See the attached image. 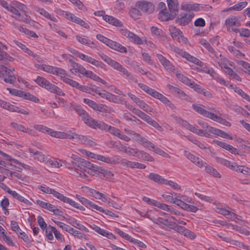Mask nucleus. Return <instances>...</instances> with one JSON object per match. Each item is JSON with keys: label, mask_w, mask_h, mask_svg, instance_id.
<instances>
[{"label": "nucleus", "mask_w": 250, "mask_h": 250, "mask_svg": "<svg viewBox=\"0 0 250 250\" xmlns=\"http://www.w3.org/2000/svg\"><path fill=\"white\" fill-rule=\"evenodd\" d=\"M113 68L123 73V74L125 75L129 80L135 83L138 82V80L132 75V74L129 73L126 68L124 67L123 66L118 62H117L114 65V67Z\"/></svg>", "instance_id": "ddd939ff"}, {"label": "nucleus", "mask_w": 250, "mask_h": 250, "mask_svg": "<svg viewBox=\"0 0 250 250\" xmlns=\"http://www.w3.org/2000/svg\"><path fill=\"white\" fill-rule=\"evenodd\" d=\"M151 32L153 35L157 37L163 36V31L162 29L157 28L156 26H152L151 27Z\"/></svg>", "instance_id": "680f3d73"}, {"label": "nucleus", "mask_w": 250, "mask_h": 250, "mask_svg": "<svg viewBox=\"0 0 250 250\" xmlns=\"http://www.w3.org/2000/svg\"><path fill=\"white\" fill-rule=\"evenodd\" d=\"M153 97L160 100L163 104L167 105L171 109H174L176 108L175 105L172 103L166 96L157 92V91L155 93H154Z\"/></svg>", "instance_id": "dca6fc26"}, {"label": "nucleus", "mask_w": 250, "mask_h": 250, "mask_svg": "<svg viewBox=\"0 0 250 250\" xmlns=\"http://www.w3.org/2000/svg\"><path fill=\"white\" fill-rule=\"evenodd\" d=\"M171 48L173 51L186 58L188 61L201 67L204 65V63L202 61L182 49L174 46H171Z\"/></svg>", "instance_id": "7ed1b4c3"}, {"label": "nucleus", "mask_w": 250, "mask_h": 250, "mask_svg": "<svg viewBox=\"0 0 250 250\" xmlns=\"http://www.w3.org/2000/svg\"><path fill=\"white\" fill-rule=\"evenodd\" d=\"M175 17H172L171 13L167 11V9L161 10L159 13V19L162 21H167L173 20Z\"/></svg>", "instance_id": "5701e85b"}, {"label": "nucleus", "mask_w": 250, "mask_h": 250, "mask_svg": "<svg viewBox=\"0 0 250 250\" xmlns=\"http://www.w3.org/2000/svg\"><path fill=\"white\" fill-rule=\"evenodd\" d=\"M10 225L11 229L15 231L17 234H19V233L21 231V229H20L18 223L16 221H11Z\"/></svg>", "instance_id": "774afa93"}, {"label": "nucleus", "mask_w": 250, "mask_h": 250, "mask_svg": "<svg viewBox=\"0 0 250 250\" xmlns=\"http://www.w3.org/2000/svg\"><path fill=\"white\" fill-rule=\"evenodd\" d=\"M78 140L81 143L88 145L89 146H94L96 144L89 138L86 136L79 135Z\"/></svg>", "instance_id": "393cba45"}, {"label": "nucleus", "mask_w": 250, "mask_h": 250, "mask_svg": "<svg viewBox=\"0 0 250 250\" xmlns=\"http://www.w3.org/2000/svg\"><path fill=\"white\" fill-rule=\"evenodd\" d=\"M139 87L142 89L143 91H145L147 94H149L151 96L153 97V96L154 94V93L156 92V90L148 87L146 85L142 83H139L138 84Z\"/></svg>", "instance_id": "c9c22d12"}, {"label": "nucleus", "mask_w": 250, "mask_h": 250, "mask_svg": "<svg viewBox=\"0 0 250 250\" xmlns=\"http://www.w3.org/2000/svg\"><path fill=\"white\" fill-rule=\"evenodd\" d=\"M38 12L41 15L43 16L45 18L54 22H57L58 21V19L56 17H54L51 14L49 13L48 12L42 8H39Z\"/></svg>", "instance_id": "473e14b6"}, {"label": "nucleus", "mask_w": 250, "mask_h": 250, "mask_svg": "<svg viewBox=\"0 0 250 250\" xmlns=\"http://www.w3.org/2000/svg\"><path fill=\"white\" fill-rule=\"evenodd\" d=\"M83 103L85 104H87L91 108H93L94 110H96L97 105L98 104L96 103L95 102L88 99L86 98L83 99Z\"/></svg>", "instance_id": "13d9d810"}, {"label": "nucleus", "mask_w": 250, "mask_h": 250, "mask_svg": "<svg viewBox=\"0 0 250 250\" xmlns=\"http://www.w3.org/2000/svg\"><path fill=\"white\" fill-rule=\"evenodd\" d=\"M76 39L79 42L83 44L86 45L93 48H95L96 46V45L94 42L87 39L82 38L80 36H76Z\"/></svg>", "instance_id": "bb28decb"}, {"label": "nucleus", "mask_w": 250, "mask_h": 250, "mask_svg": "<svg viewBox=\"0 0 250 250\" xmlns=\"http://www.w3.org/2000/svg\"><path fill=\"white\" fill-rule=\"evenodd\" d=\"M11 125L13 128H14L18 131H21L23 132H25V133L26 132L27 128H25L22 125H21V124H18L16 123H11Z\"/></svg>", "instance_id": "5fc2aeb1"}, {"label": "nucleus", "mask_w": 250, "mask_h": 250, "mask_svg": "<svg viewBox=\"0 0 250 250\" xmlns=\"http://www.w3.org/2000/svg\"><path fill=\"white\" fill-rule=\"evenodd\" d=\"M70 71L72 73H74L79 72L81 74L83 75L84 76H85L88 70H87L82 65L78 64L77 66H76L74 69H71Z\"/></svg>", "instance_id": "e433bc0d"}, {"label": "nucleus", "mask_w": 250, "mask_h": 250, "mask_svg": "<svg viewBox=\"0 0 250 250\" xmlns=\"http://www.w3.org/2000/svg\"><path fill=\"white\" fill-rule=\"evenodd\" d=\"M22 97L25 100H30L36 103L39 102L38 98L28 92H25L24 91Z\"/></svg>", "instance_id": "79ce46f5"}, {"label": "nucleus", "mask_w": 250, "mask_h": 250, "mask_svg": "<svg viewBox=\"0 0 250 250\" xmlns=\"http://www.w3.org/2000/svg\"><path fill=\"white\" fill-rule=\"evenodd\" d=\"M139 151V149L137 148H132L127 146L125 153L127 154L128 155L137 157L138 156Z\"/></svg>", "instance_id": "8fccbe9b"}, {"label": "nucleus", "mask_w": 250, "mask_h": 250, "mask_svg": "<svg viewBox=\"0 0 250 250\" xmlns=\"http://www.w3.org/2000/svg\"><path fill=\"white\" fill-rule=\"evenodd\" d=\"M96 111L101 112L109 113L111 111V108L105 104H98L97 107L96 109Z\"/></svg>", "instance_id": "49530a36"}, {"label": "nucleus", "mask_w": 250, "mask_h": 250, "mask_svg": "<svg viewBox=\"0 0 250 250\" xmlns=\"http://www.w3.org/2000/svg\"><path fill=\"white\" fill-rule=\"evenodd\" d=\"M130 16L133 19H138L141 15V12L139 8H132L130 10Z\"/></svg>", "instance_id": "de8ad7c7"}, {"label": "nucleus", "mask_w": 250, "mask_h": 250, "mask_svg": "<svg viewBox=\"0 0 250 250\" xmlns=\"http://www.w3.org/2000/svg\"><path fill=\"white\" fill-rule=\"evenodd\" d=\"M34 158L35 159L38 160L39 161L41 162H45L47 163V160L48 159V157L43 154L41 152H38V153H36V156H34Z\"/></svg>", "instance_id": "864d4df0"}, {"label": "nucleus", "mask_w": 250, "mask_h": 250, "mask_svg": "<svg viewBox=\"0 0 250 250\" xmlns=\"http://www.w3.org/2000/svg\"><path fill=\"white\" fill-rule=\"evenodd\" d=\"M74 109L81 117L82 121L88 126L90 125L93 118L80 105H75Z\"/></svg>", "instance_id": "39448f33"}, {"label": "nucleus", "mask_w": 250, "mask_h": 250, "mask_svg": "<svg viewBox=\"0 0 250 250\" xmlns=\"http://www.w3.org/2000/svg\"><path fill=\"white\" fill-rule=\"evenodd\" d=\"M111 134H113L115 136L118 137L120 134V130L115 127L111 126H108L107 125V128L106 129Z\"/></svg>", "instance_id": "338daca9"}, {"label": "nucleus", "mask_w": 250, "mask_h": 250, "mask_svg": "<svg viewBox=\"0 0 250 250\" xmlns=\"http://www.w3.org/2000/svg\"><path fill=\"white\" fill-rule=\"evenodd\" d=\"M164 184L169 185L174 189L180 190L181 189V187L177 183L170 180L166 179V181L164 182Z\"/></svg>", "instance_id": "e2e57ef3"}, {"label": "nucleus", "mask_w": 250, "mask_h": 250, "mask_svg": "<svg viewBox=\"0 0 250 250\" xmlns=\"http://www.w3.org/2000/svg\"><path fill=\"white\" fill-rule=\"evenodd\" d=\"M225 25L227 28V30L230 31L231 27L233 26L239 27L241 25V23L236 17L232 16L226 20Z\"/></svg>", "instance_id": "a211bd4d"}, {"label": "nucleus", "mask_w": 250, "mask_h": 250, "mask_svg": "<svg viewBox=\"0 0 250 250\" xmlns=\"http://www.w3.org/2000/svg\"><path fill=\"white\" fill-rule=\"evenodd\" d=\"M169 31L172 38L179 42L185 44H187L188 40L186 38H185L183 35V33L181 31L176 28L175 26H170L169 27Z\"/></svg>", "instance_id": "423d86ee"}, {"label": "nucleus", "mask_w": 250, "mask_h": 250, "mask_svg": "<svg viewBox=\"0 0 250 250\" xmlns=\"http://www.w3.org/2000/svg\"><path fill=\"white\" fill-rule=\"evenodd\" d=\"M176 96L178 98H180V99H181L182 100H186V101H187L188 102L191 103V102H193L192 99L191 97H190L189 96H188V95H187L181 89L180 90V91H179V92L177 94Z\"/></svg>", "instance_id": "37998d69"}, {"label": "nucleus", "mask_w": 250, "mask_h": 250, "mask_svg": "<svg viewBox=\"0 0 250 250\" xmlns=\"http://www.w3.org/2000/svg\"><path fill=\"white\" fill-rule=\"evenodd\" d=\"M103 20L117 27H122L123 25V23L121 21L111 16L105 15L103 16Z\"/></svg>", "instance_id": "6ab92c4d"}, {"label": "nucleus", "mask_w": 250, "mask_h": 250, "mask_svg": "<svg viewBox=\"0 0 250 250\" xmlns=\"http://www.w3.org/2000/svg\"><path fill=\"white\" fill-rule=\"evenodd\" d=\"M167 5L172 17H175L178 13L177 0H167Z\"/></svg>", "instance_id": "f3484780"}, {"label": "nucleus", "mask_w": 250, "mask_h": 250, "mask_svg": "<svg viewBox=\"0 0 250 250\" xmlns=\"http://www.w3.org/2000/svg\"><path fill=\"white\" fill-rule=\"evenodd\" d=\"M205 130L206 137L210 138L211 136V134L217 135L219 129L208 125Z\"/></svg>", "instance_id": "ea45409f"}, {"label": "nucleus", "mask_w": 250, "mask_h": 250, "mask_svg": "<svg viewBox=\"0 0 250 250\" xmlns=\"http://www.w3.org/2000/svg\"><path fill=\"white\" fill-rule=\"evenodd\" d=\"M191 88H193L195 91L199 94H203L205 97L208 98H211L212 94L208 91L206 90L205 89L203 88L200 85L193 81H192L189 86Z\"/></svg>", "instance_id": "2eb2a0df"}, {"label": "nucleus", "mask_w": 250, "mask_h": 250, "mask_svg": "<svg viewBox=\"0 0 250 250\" xmlns=\"http://www.w3.org/2000/svg\"><path fill=\"white\" fill-rule=\"evenodd\" d=\"M137 157L143 161H147L149 162H153L154 161V159L151 156L143 150H139L138 156Z\"/></svg>", "instance_id": "a878e982"}, {"label": "nucleus", "mask_w": 250, "mask_h": 250, "mask_svg": "<svg viewBox=\"0 0 250 250\" xmlns=\"http://www.w3.org/2000/svg\"><path fill=\"white\" fill-rule=\"evenodd\" d=\"M175 220H176V218L173 216L168 217L167 218L159 217L155 221H153V222L159 225H164L169 229H172L175 223L174 221Z\"/></svg>", "instance_id": "f8f14e48"}, {"label": "nucleus", "mask_w": 250, "mask_h": 250, "mask_svg": "<svg viewBox=\"0 0 250 250\" xmlns=\"http://www.w3.org/2000/svg\"><path fill=\"white\" fill-rule=\"evenodd\" d=\"M156 207L160 208H161L164 210L170 212H172V208H171L170 206H169L165 204H163L158 202Z\"/></svg>", "instance_id": "69168bd1"}, {"label": "nucleus", "mask_w": 250, "mask_h": 250, "mask_svg": "<svg viewBox=\"0 0 250 250\" xmlns=\"http://www.w3.org/2000/svg\"><path fill=\"white\" fill-rule=\"evenodd\" d=\"M204 167L206 168V171L210 175L216 178L221 177L220 174L218 172V171L216 169L212 167L208 166L207 164L205 165V166Z\"/></svg>", "instance_id": "c85d7f7f"}, {"label": "nucleus", "mask_w": 250, "mask_h": 250, "mask_svg": "<svg viewBox=\"0 0 250 250\" xmlns=\"http://www.w3.org/2000/svg\"><path fill=\"white\" fill-rule=\"evenodd\" d=\"M92 229L99 234L105 236L109 239H112L115 238V236L112 233L107 231L105 229H102L97 226L94 225V227H92Z\"/></svg>", "instance_id": "412c9836"}, {"label": "nucleus", "mask_w": 250, "mask_h": 250, "mask_svg": "<svg viewBox=\"0 0 250 250\" xmlns=\"http://www.w3.org/2000/svg\"><path fill=\"white\" fill-rule=\"evenodd\" d=\"M194 14L192 12L181 14L176 20V22L179 25L185 26L188 24L192 20Z\"/></svg>", "instance_id": "6e6552de"}, {"label": "nucleus", "mask_w": 250, "mask_h": 250, "mask_svg": "<svg viewBox=\"0 0 250 250\" xmlns=\"http://www.w3.org/2000/svg\"><path fill=\"white\" fill-rule=\"evenodd\" d=\"M35 81L39 85L46 89L51 93L56 94L59 96H64L65 95V94L61 88L50 83L46 79L42 77L38 76Z\"/></svg>", "instance_id": "f03ea898"}, {"label": "nucleus", "mask_w": 250, "mask_h": 250, "mask_svg": "<svg viewBox=\"0 0 250 250\" xmlns=\"http://www.w3.org/2000/svg\"><path fill=\"white\" fill-rule=\"evenodd\" d=\"M53 74L56 75L61 77V79L64 77L66 75L65 71L62 68L55 67L54 69Z\"/></svg>", "instance_id": "3c124183"}, {"label": "nucleus", "mask_w": 250, "mask_h": 250, "mask_svg": "<svg viewBox=\"0 0 250 250\" xmlns=\"http://www.w3.org/2000/svg\"><path fill=\"white\" fill-rule=\"evenodd\" d=\"M0 78H3L5 83L13 84L16 81V76L12 74V70H8L6 66L1 64H0Z\"/></svg>", "instance_id": "20e7f679"}, {"label": "nucleus", "mask_w": 250, "mask_h": 250, "mask_svg": "<svg viewBox=\"0 0 250 250\" xmlns=\"http://www.w3.org/2000/svg\"><path fill=\"white\" fill-rule=\"evenodd\" d=\"M55 228L54 227L49 225L47 228H46L45 230V235L48 239L51 240L53 239V235L52 233L53 231L52 228Z\"/></svg>", "instance_id": "bf43d9fd"}, {"label": "nucleus", "mask_w": 250, "mask_h": 250, "mask_svg": "<svg viewBox=\"0 0 250 250\" xmlns=\"http://www.w3.org/2000/svg\"><path fill=\"white\" fill-rule=\"evenodd\" d=\"M136 104L140 108L147 113H150L151 112H153V109L151 106L148 105L144 101L141 100L140 99L138 102H137Z\"/></svg>", "instance_id": "b1692460"}, {"label": "nucleus", "mask_w": 250, "mask_h": 250, "mask_svg": "<svg viewBox=\"0 0 250 250\" xmlns=\"http://www.w3.org/2000/svg\"><path fill=\"white\" fill-rule=\"evenodd\" d=\"M162 197L166 199L167 201L171 203H174L177 205V206H179V205L180 204V202H181L182 200L177 199V198H173L171 195H168L166 194H163Z\"/></svg>", "instance_id": "4c0bfd02"}, {"label": "nucleus", "mask_w": 250, "mask_h": 250, "mask_svg": "<svg viewBox=\"0 0 250 250\" xmlns=\"http://www.w3.org/2000/svg\"><path fill=\"white\" fill-rule=\"evenodd\" d=\"M65 166L70 170L71 174L85 179L88 178V176L85 172L93 176L101 174V178L105 177L108 178L114 175L111 171L105 170L80 157L71 160L70 162H65Z\"/></svg>", "instance_id": "f257e3e1"}, {"label": "nucleus", "mask_w": 250, "mask_h": 250, "mask_svg": "<svg viewBox=\"0 0 250 250\" xmlns=\"http://www.w3.org/2000/svg\"><path fill=\"white\" fill-rule=\"evenodd\" d=\"M89 126L94 129L98 128L102 130H106L107 128V125L103 122L96 120L94 119Z\"/></svg>", "instance_id": "aec40b11"}, {"label": "nucleus", "mask_w": 250, "mask_h": 250, "mask_svg": "<svg viewBox=\"0 0 250 250\" xmlns=\"http://www.w3.org/2000/svg\"><path fill=\"white\" fill-rule=\"evenodd\" d=\"M176 77L180 81L188 86H189L192 82L191 80L188 79L187 77L180 73H177Z\"/></svg>", "instance_id": "a19ab883"}, {"label": "nucleus", "mask_w": 250, "mask_h": 250, "mask_svg": "<svg viewBox=\"0 0 250 250\" xmlns=\"http://www.w3.org/2000/svg\"><path fill=\"white\" fill-rule=\"evenodd\" d=\"M10 194L11 195L13 198L17 199L19 201L23 202L25 204L29 205H31V203L28 199L24 198L23 196L19 194L15 191L12 190L11 191Z\"/></svg>", "instance_id": "c756f323"}, {"label": "nucleus", "mask_w": 250, "mask_h": 250, "mask_svg": "<svg viewBox=\"0 0 250 250\" xmlns=\"http://www.w3.org/2000/svg\"><path fill=\"white\" fill-rule=\"evenodd\" d=\"M192 107L196 112L206 117L211 119V120L216 118L215 114L203 109L202 107H205V106L203 104L198 105L193 104Z\"/></svg>", "instance_id": "9b49d317"}, {"label": "nucleus", "mask_w": 250, "mask_h": 250, "mask_svg": "<svg viewBox=\"0 0 250 250\" xmlns=\"http://www.w3.org/2000/svg\"><path fill=\"white\" fill-rule=\"evenodd\" d=\"M156 57L167 70L173 71L175 66L166 57L160 54H157Z\"/></svg>", "instance_id": "4468645a"}, {"label": "nucleus", "mask_w": 250, "mask_h": 250, "mask_svg": "<svg viewBox=\"0 0 250 250\" xmlns=\"http://www.w3.org/2000/svg\"><path fill=\"white\" fill-rule=\"evenodd\" d=\"M137 142L141 145H142L144 147L148 148L149 149H151L150 148L152 147V146H153V145L152 143L142 136L140 137V139Z\"/></svg>", "instance_id": "72a5a7b5"}, {"label": "nucleus", "mask_w": 250, "mask_h": 250, "mask_svg": "<svg viewBox=\"0 0 250 250\" xmlns=\"http://www.w3.org/2000/svg\"><path fill=\"white\" fill-rule=\"evenodd\" d=\"M151 149L150 150H153L155 153L163 156L164 157L170 158V156L167 153L165 152L164 151L156 146L154 144L152 146Z\"/></svg>", "instance_id": "58836bf2"}, {"label": "nucleus", "mask_w": 250, "mask_h": 250, "mask_svg": "<svg viewBox=\"0 0 250 250\" xmlns=\"http://www.w3.org/2000/svg\"><path fill=\"white\" fill-rule=\"evenodd\" d=\"M147 177L149 180L160 184H164V182L166 181V179L163 178L159 174L154 173H150L147 176Z\"/></svg>", "instance_id": "4be33fe9"}, {"label": "nucleus", "mask_w": 250, "mask_h": 250, "mask_svg": "<svg viewBox=\"0 0 250 250\" xmlns=\"http://www.w3.org/2000/svg\"><path fill=\"white\" fill-rule=\"evenodd\" d=\"M248 4V2L247 1H242L238 3L237 4L231 6L227 10H235V11H240L245 8Z\"/></svg>", "instance_id": "f704fd0d"}, {"label": "nucleus", "mask_w": 250, "mask_h": 250, "mask_svg": "<svg viewBox=\"0 0 250 250\" xmlns=\"http://www.w3.org/2000/svg\"><path fill=\"white\" fill-rule=\"evenodd\" d=\"M229 243L239 248H241L247 250H249V247L248 246L245 245L243 243L237 240H234L231 239V241Z\"/></svg>", "instance_id": "603ef678"}, {"label": "nucleus", "mask_w": 250, "mask_h": 250, "mask_svg": "<svg viewBox=\"0 0 250 250\" xmlns=\"http://www.w3.org/2000/svg\"><path fill=\"white\" fill-rule=\"evenodd\" d=\"M49 134L50 136L55 138L63 139L64 132L61 131H55L54 130L51 129L50 132H49Z\"/></svg>", "instance_id": "09e8293b"}, {"label": "nucleus", "mask_w": 250, "mask_h": 250, "mask_svg": "<svg viewBox=\"0 0 250 250\" xmlns=\"http://www.w3.org/2000/svg\"><path fill=\"white\" fill-rule=\"evenodd\" d=\"M110 102H112L114 103L122 104H123L125 101L123 99H121L118 96L114 95L110 93L108 100Z\"/></svg>", "instance_id": "c03bdc74"}, {"label": "nucleus", "mask_w": 250, "mask_h": 250, "mask_svg": "<svg viewBox=\"0 0 250 250\" xmlns=\"http://www.w3.org/2000/svg\"><path fill=\"white\" fill-rule=\"evenodd\" d=\"M120 31L122 35L126 36L131 42L137 44H142L143 43V41L141 38L126 29H121Z\"/></svg>", "instance_id": "1a4fd4ad"}, {"label": "nucleus", "mask_w": 250, "mask_h": 250, "mask_svg": "<svg viewBox=\"0 0 250 250\" xmlns=\"http://www.w3.org/2000/svg\"><path fill=\"white\" fill-rule=\"evenodd\" d=\"M55 67H53L50 65H48L46 64H42L39 66V68L42 70L45 71L48 73H50L53 74L54 69Z\"/></svg>", "instance_id": "4d7b16f0"}, {"label": "nucleus", "mask_w": 250, "mask_h": 250, "mask_svg": "<svg viewBox=\"0 0 250 250\" xmlns=\"http://www.w3.org/2000/svg\"><path fill=\"white\" fill-rule=\"evenodd\" d=\"M113 49L121 53H126L127 52L126 48L125 47L117 42H116L115 45H113Z\"/></svg>", "instance_id": "052dcab7"}, {"label": "nucleus", "mask_w": 250, "mask_h": 250, "mask_svg": "<svg viewBox=\"0 0 250 250\" xmlns=\"http://www.w3.org/2000/svg\"><path fill=\"white\" fill-rule=\"evenodd\" d=\"M224 68L226 69L225 71L227 74L229 75L233 79H235L238 81H241V78L240 77V76L237 73H236L231 68L227 66H225Z\"/></svg>", "instance_id": "2f4dec72"}, {"label": "nucleus", "mask_w": 250, "mask_h": 250, "mask_svg": "<svg viewBox=\"0 0 250 250\" xmlns=\"http://www.w3.org/2000/svg\"><path fill=\"white\" fill-rule=\"evenodd\" d=\"M89 193L91 196L98 199H101L103 195V193L93 189H90L89 190Z\"/></svg>", "instance_id": "0e129e2a"}, {"label": "nucleus", "mask_w": 250, "mask_h": 250, "mask_svg": "<svg viewBox=\"0 0 250 250\" xmlns=\"http://www.w3.org/2000/svg\"><path fill=\"white\" fill-rule=\"evenodd\" d=\"M34 128L39 131L42 133H46L48 134L51 129L50 128L42 125H35L34 126Z\"/></svg>", "instance_id": "a18cd8bd"}, {"label": "nucleus", "mask_w": 250, "mask_h": 250, "mask_svg": "<svg viewBox=\"0 0 250 250\" xmlns=\"http://www.w3.org/2000/svg\"><path fill=\"white\" fill-rule=\"evenodd\" d=\"M184 154L189 160L191 161L194 165L199 167H202L205 166V165H207V163L201 158L188 151L185 150Z\"/></svg>", "instance_id": "9d476101"}, {"label": "nucleus", "mask_w": 250, "mask_h": 250, "mask_svg": "<svg viewBox=\"0 0 250 250\" xmlns=\"http://www.w3.org/2000/svg\"><path fill=\"white\" fill-rule=\"evenodd\" d=\"M179 207L186 210L192 212H196L198 210V208L196 207L193 205H188L182 200L181 201V202H180Z\"/></svg>", "instance_id": "cd10ccee"}, {"label": "nucleus", "mask_w": 250, "mask_h": 250, "mask_svg": "<svg viewBox=\"0 0 250 250\" xmlns=\"http://www.w3.org/2000/svg\"><path fill=\"white\" fill-rule=\"evenodd\" d=\"M51 194H52L54 197H56L60 200L64 202L66 200V197L63 196L62 194L58 191H56L55 189H52Z\"/></svg>", "instance_id": "6e6d98bb"}, {"label": "nucleus", "mask_w": 250, "mask_h": 250, "mask_svg": "<svg viewBox=\"0 0 250 250\" xmlns=\"http://www.w3.org/2000/svg\"><path fill=\"white\" fill-rule=\"evenodd\" d=\"M86 62H89L97 67H100L102 69H104L105 67V65L103 62L96 60L90 56L88 57Z\"/></svg>", "instance_id": "7c9ffc66"}, {"label": "nucleus", "mask_w": 250, "mask_h": 250, "mask_svg": "<svg viewBox=\"0 0 250 250\" xmlns=\"http://www.w3.org/2000/svg\"><path fill=\"white\" fill-rule=\"evenodd\" d=\"M135 6L146 14H150L154 10V5L151 2L145 0L138 1Z\"/></svg>", "instance_id": "0eeeda50"}]
</instances>
